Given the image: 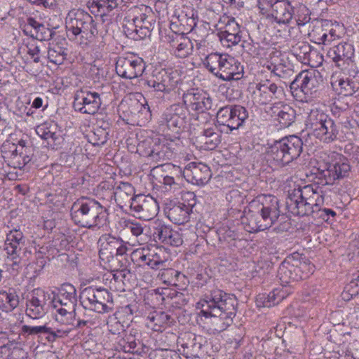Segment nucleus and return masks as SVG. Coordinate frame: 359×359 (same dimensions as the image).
I'll return each mask as SVG.
<instances>
[{
    "instance_id": "1",
    "label": "nucleus",
    "mask_w": 359,
    "mask_h": 359,
    "mask_svg": "<svg viewBox=\"0 0 359 359\" xmlns=\"http://www.w3.org/2000/svg\"><path fill=\"white\" fill-rule=\"evenodd\" d=\"M201 314L210 318L211 329L217 332L225 330L233 323L238 301L234 295L215 288L201 300Z\"/></svg>"
},
{
    "instance_id": "2",
    "label": "nucleus",
    "mask_w": 359,
    "mask_h": 359,
    "mask_svg": "<svg viewBox=\"0 0 359 359\" xmlns=\"http://www.w3.org/2000/svg\"><path fill=\"white\" fill-rule=\"evenodd\" d=\"M74 222L83 228L100 229L109 223V213L99 202L91 198H81L71 208Z\"/></svg>"
},
{
    "instance_id": "3",
    "label": "nucleus",
    "mask_w": 359,
    "mask_h": 359,
    "mask_svg": "<svg viewBox=\"0 0 359 359\" xmlns=\"http://www.w3.org/2000/svg\"><path fill=\"white\" fill-rule=\"evenodd\" d=\"M303 142L296 135H290L276 140L266 150V158L271 166L283 168L301 154Z\"/></svg>"
},
{
    "instance_id": "4",
    "label": "nucleus",
    "mask_w": 359,
    "mask_h": 359,
    "mask_svg": "<svg viewBox=\"0 0 359 359\" xmlns=\"http://www.w3.org/2000/svg\"><path fill=\"white\" fill-rule=\"evenodd\" d=\"M76 303L75 287L69 283L63 284L57 297L53 299L55 320L63 325H74Z\"/></svg>"
},
{
    "instance_id": "5",
    "label": "nucleus",
    "mask_w": 359,
    "mask_h": 359,
    "mask_svg": "<svg viewBox=\"0 0 359 359\" xmlns=\"http://www.w3.org/2000/svg\"><path fill=\"white\" fill-rule=\"evenodd\" d=\"M66 27L76 39L80 36L81 43L87 44L97 34L93 17L82 9H73L68 13Z\"/></svg>"
},
{
    "instance_id": "6",
    "label": "nucleus",
    "mask_w": 359,
    "mask_h": 359,
    "mask_svg": "<svg viewBox=\"0 0 359 359\" xmlns=\"http://www.w3.org/2000/svg\"><path fill=\"white\" fill-rule=\"evenodd\" d=\"M306 126L312 130L313 135L323 142L330 143L337 138L339 126L321 109L315 108L311 110Z\"/></svg>"
},
{
    "instance_id": "7",
    "label": "nucleus",
    "mask_w": 359,
    "mask_h": 359,
    "mask_svg": "<svg viewBox=\"0 0 359 359\" xmlns=\"http://www.w3.org/2000/svg\"><path fill=\"white\" fill-rule=\"evenodd\" d=\"M80 299L85 309L100 313L109 312L113 309L112 295L102 287H86L80 294Z\"/></svg>"
},
{
    "instance_id": "8",
    "label": "nucleus",
    "mask_w": 359,
    "mask_h": 359,
    "mask_svg": "<svg viewBox=\"0 0 359 359\" xmlns=\"http://www.w3.org/2000/svg\"><path fill=\"white\" fill-rule=\"evenodd\" d=\"M4 250L8 260L12 262L13 269H17L22 263L25 262L28 259L27 255L30 254L22 232L17 229L11 230L6 234Z\"/></svg>"
},
{
    "instance_id": "9",
    "label": "nucleus",
    "mask_w": 359,
    "mask_h": 359,
    "mask_svg": "<svg viewBox=\"0 0 359 359\" xmlns=\"http://www.w3.org/2000/svg\"><path fill=\"white\" fill-rule=\"evenodd\" d=\"M313 267L306 260L288 258L280 265L278 276L283 284L298 282L308 278L313 273Z\"/></svg>"
},
{
    "instance_id": "10",
    "label": "nucleus",
    "mask_w": 359,
    "mask_h": 359,
    "mask_svg": "<svg viewBox=\"0 0 359 359\" xmlns=\"http://www.w3.org/2000/svg\"><path fill=\"white\" fill-rule=\"evenodd\" d=\"M151 140L140 142L137 145V151L141 155L146 156L152 162L161 164V162L170 160L175 154L177 144L172 140L163 139L154 142Z\"/></svg>"
},
{
    "instance_id": "11",
    "label": "nucleus",
    "mask_w": 359,
    "mask_h": 359,
    "mask_svg": "<svg viewBox=\"0 0 359 359\" xmlns=\"http://www.w3.org/2000/svg\"><path fill=\"white\" fill-rule=\"evenodd\" d=\"M168 252L163 247L155 245H147L134 250L130 257L140 266H147L152 269H158L168 260Z\"/></svg>"
},
{
    "instance_id": "12",
    "label": "nucleus",
    "mask_w": 359,
    "mask_h": 359,
    "mask_svg": "<svg viewBox=\"0 0 359 359\" xmlns=\"http://www.w3.org/2000/svg\"><path fill=\"white\" fill-rule=\"evenodd\" d=\"M248 116L249 113L245 107L231 104L222 107L217 111L216 121L218 126H226L232 131L242 126Z\"/></svg>"
},
{
    "instance_id": "13",
    "label": "nucleus",
    "mask_w": 359,
    "mask_h": 359,
    "mask_svg": "<svg viewBox=\"0 0 359 359\" xmlns=\"http://www.w3.org/2000/svg\"><path fill=\"white\" fill-rule=\"evenodd\" d=\"M351 166L348 160L339 155L338 158L332 163H327L324 168H317L315 175L320 180L321 184H333L336 180L342 179L348 175Z\"/></svg>"
},
{
    "instance_id": "14",
    "label": "nucleus",
    "mask_w": 359,
    "mask_h": 359,
    "mask_svg": "<svg viewBox=\"0 0 359 359\" xmlns=\"http://www.w3.org/2000/svg\"><path fill=\"white\" fill-rule=\"evenodd\" d=\"M177 345L187 359H199L203 355V348L207 343L205 339L191 332H182L177 338Z\"/></svg>"
},
{
    "instance_id": "15",
    "label": "nucleus",
    "mask_w": 359,
    "mask_h": 359,
    "mask_svg": "<svg viewBox=\"0 0 359 359\" xmlns=\"http://www.w3.org/2000/svg\"><path fill=\"white\" fill-rule=\"evenodd\" d=\"M145 63L142 58L130 54L118 57L116 63L117 74L127 79H133L142 75Z\"/></svg>"
},
{
    "instance_id": "16",
    "label": "nucleus",
    "mask_w": 359,
    "mask_h": 359,
    "mask_svg": "<svg viewBox=\"0 0 359 359\" xmlns=\"http://www.w3.org/2000/svg\"><path fill=\"white\" fill-rule=\"evenodd\" d=\"M159 122L161 126H165L170 130L177 133L187 125V109L180 104H172L164 111Z\"/></svg>"
},
{
    "instance_id": "17",
    "label": "nucleus",
    "mask_w": 359,
    "mask_h": 359,
    "mask_svg": "<svg viewBox=\"0 0 359 359\" xmlns=\"http://www.w3.org/2000/svg\"><path fill=\"white\" fill-rule=\"evenodd\" d=\"M158 204L151 196L136 195L131 204L130 210L133 215L143 220H150L158 212Z\"/></svg>"
},
{
    "instance_id": "18",
    "label": "nucleus",
    "mask_w": 359,
    "mask_h": 359,
    "mask_svg": "<svg viewBox=\"0 0 359 359\" xmlns=\"http://www.w3.org/2000/svg\"><path fill=\"white\" fill-rule=\"evenodd\" d=\"M49 299V294L43 290L34 289L27 297L26 315L32 319L41 318L46 314V306Z\"/></svg>"
},
{
    "instance_id": "19",
    "label": "nucleus",
    "mask_w": 359,
    "mask_h": 359,
    "mask_svg": "<svg viewBox=\"0 0 359 359\" xmlns=\"http://www.w3.org/2000/svg\"><path fill=\"white\" fill-rule=\"evenodd\" d=\"M353 55V46L346 42L333 46L327 52V56L341 71L357 67L352 60Z\"/></svg>"
},
{
    "instance_id": "20",
    "label": "nucleus",
    "mask_w": 359,
    "mask_h": 359,
    "mask_svg": "<svg viewBox=\"0 0 359 359\" xmlns=\"http://www.w3.org/2000/svg\"><path fill=\"white\" fill-rule=\"evenodd\" d=\"M319 75L320 73L313 69L302 71L291 83L290 89L292 92L294 93L299 90L304 95L311 96L316 92L319 86L318 80Z\"/></svg>"
},
{
    "instance_id": "21",
    "label": "nucleus",
    "mask_w": 359,
    "mask_h": 359,
    "mask_svg": "<svg viewBox=\"0 0 359 359\" xmlns=\"http://www.w3.org/2000/svg\"><path fill=\"white\" fill-rule=\"evenodd\" d=\"M102 104L100 95L87 90L76 91L74 97V108L83 114H95Z\"/></svg>"
},
{
    "instance_id": "22",
    "label": "nucleus",
    "mask_w": 359,
    "mask_h": 359,
    "mask_svg": "<svg viewBox=\"0 0 359 359\" xmlns=\"http://www.w3.org/2000/svg\"><path fill=\"white\" fill-rule=\"evenodd\" d=\"M7 147L10 150L8 151H4V158H8L10 166L22 169L31 161V149L25 147V142L20 141L19 146L10 142H7L2 146L4 150Z\"/></svg>"
},
{
    "instance_id": "23",
    "label": "nucleus",
    "mask_w": 359,
    "mask_h": 359,
    "mask_svg": "<svg viewBox=\"0 0 359 359\" xmlns=\"http://www.w3.org/2000/svg\"><path fill=\"white\" fill-rule=\"evenodd\" d=\"M284 95L283 87L271 80H265L257 85L253 93L254 100L260 105L269 103Z\"/></svg>"
},
{
    "instance_id": "24",
    "label": "nucleus",
    "mask_w": 359,
    "mask_h": 359,
    "mask_svg": "<svg viewBox=\"0 0 359 359\" xmlns=\"http://www.w3.org/2000/svg\"><path fill=\"white\" fill-rule=\"evenodd\" d=\"M178 81L172 73L162 69L153 72L150 78L146 80L145 83L155 91L168 93L174 90Z\"/></svg>"
},
{
    "instance_id": "25",
    "label": "nucleus",
    "mask_w": 359,
    "mask_h": 359,
    "mask_svg": "<svg viewBox=\"0 0 359 359\" xmlns=\"http://www.w3.org/2000/svg\"><path fill=\"white\" fill-rule=\"evenodd\" d=\"M254 201L257 202L258 210L265 219L270 228L278 219L280 215L279 201L271 195H263L257 198Z\"/></svg>"
},
{
    "instance_id": "26",
    "label": "nucleus",
    "mask_w": 359,
    "mask_h": 359,
    "mask_svg": "<svg viewBox=\"0 0 359 359\" xmlns=\"http://www.w3.org/2000/svg\"><path fill=\"white\" fill-rule=\"evenodd\" d=\"M183 176L187 182L196 185H204L212 176L210 168L203 163H189L183 170Z\"/></svg>"
},
{
    "instance_id": "27",
    "label": "nucleus",
    "mask_w": 359,
    "mask_h": 359,
    "mask_svg": "<svg viewBox=\"0 0 359 359\" xmlns=\"http://www.w3.org/2000/svg\"><path fill=\"white\" fill-rule=\"evenodd\" d=\"M338 83L339 94L351 96L359 90V71L357 67L341 70Z\"/></svg>"
},
{
    "instance_id": "28",
    "label": "nucleus",
    "mask_w": 359,
    "mask_h": 359,
    "mask_svg": "<svg viewBox=\"0 0 359 359\" xmlns=\"http://www.w3.org/2000/svg\"><path fill=\"white\" fill-rule=\"evenodd\" d=\"M257 202L252 201L249 204L248 210L245 211L243 223L245 229L250 233H255L269 229L265 217L258 210Z\"/></svg>"
},
{
    "instance_id": "29",
    "label": "nucleus",
    "mask_w": 359,
    "mask_h": 359,
    "mask_svg": "<svg viewBox=\"0 0 359 359\" xmlns=\"http://www.w3.org/2000/svg\"><path fill=\"white\" fill-rule=\"evenodd\" d=\"M165 38L166 43L169 44L170 51L176 57L185 58L191 54L194 46L187 36L174 32L167 34Z\"/></svg>"
},
{
    "instance_id": "30",
    "label": "nucleus",
    "mask_w": 359,
    "mask_h": 359,
    "mask_svg": "<svg viewBox=\"0 0 359 359\" xmlns=\"http://www.w3.org/2000/svg\"><path fill=\"white\" fill-rule=\"evenodd\" d=\"M183 102L187 109L204 113L212 109L213 102L209 95L204 93L188 91L183 95Z\"/></svg>"
},
{
    "instance_id": "31",
    "label": "nucleus",
    "mask_w": 359,
    "mask_h": 359,
    "mask_svg": "<svg viewBox=\"0 0 359 359\" xmlns=\"http://www.w3.org/2000/svg\"><path fill=\"white\" fill-rule=\"evenodd\" d=\"M267 112L283 128L291 126L296 118L294 109L283 102L272 104Z\"/></svg>"
},
{
    "instance_id": "32",
    "label": "nucleus",
    "mask_w": 359,
    "mask_h": 359,
    "mask_svg": "<svg viewBox=\"0 0 359 359\" xmlns=\"http://www.w3.org/2000/svg\"><path fill=\"white\" fill-rule=\"evenodd\" d=\"M191 210L189 205L170 201L165 203L164 212L171 222L176 224H183L189 220Z\"/></svg>"
},
{
    "instance_id": "33",
    "label": "nucleus",
    "mask_w": 359,
    "mask_h": 359,
    "mask_svg": "<svg viewBox=\"0 0 359 359\" xmlns=\"http://www.w3.org/2000/svg\"><path fill=\"white\" fill-rule=\"evenodd\" d=\"M264 2L271 7L270 16L272 20L292 21L294 8L288 0H262V4Z\"/></svg>"
},
{
    "instance_id": "34",
    "label": "nucleus",
    "mask_w": 359,
    "mask_h": 359,
    "mask_svg": "<svg viewBox=\"0 0 359 359\" xmlns=\"http://www.w3.org/2000/svg\"><path fill=\"white\" fill-rule=\"evenodd\" d=\"M299 197L305 200L307 205L311 206V213L319 212L324 204V198L322 191L318 187L314 184H309L300 187Z\"/></svg>"
},
{
    "instance_id": "35",
    "label": "nucleus",
    "mask_w": 359,
    "mask_h": 359,
    "mask_svg": "<svg viewBox=\"0 0 359 359\" xmlns=\"http://www.w3.org/2000/svg\"><path fill=\"white\" fill-rule=\"evenodd\" d=\"M301 193L300 187L294 189L292 193H290L286 199V208L291 214L296 216H308L311 215V206L307 205L303 198L299 197Z\"/></svg>"
},
{
    "instance_id": "36",
    "label": "nucleus",
    "mask_w": 359,
    "mask_h": 359,
    "mask_svg": "<svg viewBox=\"0 0 359 359\" xmlns=\"http://www.w3.org/2000/svg\"><path fill=\"white\" fill-rule=\"evenodd\" d=\"M113 194L116 203L121 210L131 209V204L135 196V189L130 183L121 182L115 188Z\"/></svg>"
},
{
    "instance_id": "37",
    "label": "nucleus",
    "mask_w": 359,
    "mask_h": 359,
    "mask_svg": "<svg viewBox=\"0 0 359 359\" xmlns=\"http://www.w3.org/2000/svg\"><path fill=\"white\" fill-rule=\"evenodd\" d=\"M98 243L100 258L104 262H110L114 259V253L116 246L121 243V238L110 234H104L99 238Z\"/></svg>"
},
{
    "instance_id": "38",
    "label": "nucleus",
    "mask_w": 359,
    "mask_h": 359,
    "mask_svg": "<svg viewBox=\"0 0 359 359\" xmlns=\"http://www.w3.org/2000/svg\"><path fill=\"white\" fill-rule=\"evenodd\" d=\"M222 67L218 77L224 81L238 80L243 76V67L233 57L226 55Z\"/></svg>"
},
{
    "instance_id": "39",
    "label": "nucleus",
    "mask_w": 359,
    "mask_h": 359,
    "mask_svg": "<svg viewBox=\"0 0 359 359\" xmlns=\"http://www.w3.org/2000/svg\"><path fill=\"white\" fill-rule=\"evenodd\" d=\"M147 326L156 332L161 331L174 323L173 318L163 311H154L147 317Z\"/></svg>"
},
{
    "instance_id": "40",
    "label": "nucleus",
    "mask_w": 359,
    "mask_h": 359,
    "mask_svg": "<svg viewBox=\"0 0 359 359\" xmlns=\"http://www.w3.org/2000/svg\"><path fill=\"white\" fill-rule=\"evenodd\" d=\"M176 169L177 168L172 164H160L151 169V175L158 182L162 183L165 186V188L168 189L176 185V183L172 176L164 175L163 172Z\"/></svg>"
},
{
    "instance_id": "41",
    "label": "nucleus",
    "mask_w": 359,
    "mask_h": 359,
    "mask_svg": "<svg viewBox=\"0 0 359 359\" xmlns=\"http://www.w3.org/2000/svg\"><path fill=\"white\" fill-rule=\"evenodd\" d=\"M152 16L148 15L145 13H140L133 18L134 29L133 32L140 39L146 37L150 34L152 29Z\"/></svg>"
},
{
    "instance_id": "42",
    "label": "nucleus",
    "mask_w": 359,
    "mask_h": 359,
    "mask_svg": "<svg viewBox=\"0 0 359 359\" xmlns=\"http://www.w3.org/2000/svg\"><path fill=\"white\" fill-rule=\"evenodd\" d=\"M221 136L214 128H209L204 129L202 135L199 137L201 148L205 150L215 149L221 142Z\"/></svg>"
},
{
    "instance_id": "43",
    "label": "nucleus",
    "mask_w": 359,
    "mask_h": 359,
    "mask_svg": "<svg viewBox=\"0 0 359 359\" xmlns=\"http://www.w3.org/2000/svg\"><path fill=\"white\" fill-rule=\"evenodd\" d=\"M36 133L41 139L47 140L48 144H54L59 139L57 126L53 123L45 122L38 126Z\"/></svg>"
},
{
    "instance_id": "44",
    "label": "nucleus",
    "mask_w": 359,
    "mask_h": 359,
    "mask_svg": "<svg viewBox=\"0 0 359 359\" xmlns=\"http://www.w3.org/2000/svg\"><path fill=\"white\" fill-rule=\"evenodd\" d=\"M226 55L216 53H211L205 57L204 65L211 73L218 77Z\"/></svg>"
},
{
    "instance_id": "45",
    "label": "nucleus",
    "mask_w": 359,
    "mask_h": 359,
    "mask_svg": "<svg viewBox=\"0 0 359 359\" xmlns=\"http://www.w3.org/2000/svg\"><path fill=\"white\" fill-rule=\"evenodd\" d=\"M19 297L15 292H0V308L8 312L18 306Z\"/></svg>"
},
{
    "instance_id": "46",
    "label": "nucleus",
    "mask_w": 359,
    "mask_h": 359,
    "mask_svg": "<svg viewBox=\"0 0 359 359\" xmlns=\"http://www.w3.org/2000/svg\"><path fill=\"white\" fill-rule=\"evenodd\" d=\"M126 106L132 116L141 114L144 115L146 119L151 116L150 108L147 104H142L137 100H130L128 102L121 103L120 107L125 108Z\"/></svg>"
},
{
    "instance_id": "47",
    "label": "nucleus",
    "mask_w": 359,
    "mask_h": 359,
    "mask_svg": "<svg viewBox=\"0 0 359 359\" xmlns=\"http://www.w3.org/2000/svg\"><path fill=\"white\" fill-rule=\"evenodd\" d=\"M120 3L121 0H93L91 8H96L101 17H103L116 8Z\"/></svg>"
},
{
    "instance_id": "48",
    "label": "nucleus",
    "mask_w": 359,
    "mask_h": 359,
    "mask_svg": "<svg viewBox=\"0 0 359 359\" xmlns=\"http://www.w3.org/2000/svg\"><path fill=\"white\" fill-rule=\"evenodd\" d=\"M191 15H189L187 13H184L182 12L180 14L176 17V20H178L179 25L181 27V29H178V31H181V34H184V32H190L196 26V20L194 18V11H191Z\"/></svg>"
},
{
    "instance_id": "49",
    "label": "nucleus",
    "mask_w": 359,
    "mask_h": 359,
    "mask_svg": "<svg viewBox=\"0 0 359 359\" xmlns=\"http://www.w3.org/2000/svg\"><path fill=\"white\" fill-rule=\"evenodd\" d=\"M66 49L58 44H53L48 48V58L49 61L55 65H62L67 56Z\"/></svg>"
},
{
    "instance_id": "50",
    "label": "nucleus",
    "mask_w": 359,
    "mask_h": 359,
    "mask_svg": "<svg viewBox=\"0 0 359 359\" xmlns=\"http://www.w3.org/2000/svg\"><path fill=\"white\" fill-rule=\"evenodd\" d=\"M292 21L289 20H273L271 21V25L277 36L281 38H287L290 36V26Z\"/></svg>"
},
{
    "instance_id": "51",
    "label": "nucleus",
    "mask_w": 359,
    "mask_h": 359,
    "mask_svg": "<svg viewBox=\"0 0 359 359\" xmlns=\"http://www.w3.org/2000/svg\"><path fill=\"white\" fill-rule=\"evenodd\" d=\"M286 297V292L282 289L276 288L271 291L264 302V306L271 307L279 304Z\"/></svg>"
},
{
    "instance_id": "52",
    "label": "nucleus",
    "mask_w": 359,
    "mask_h": 359,
    "mask_svg": "<svg viewBox=\"0 0 359 359\" xmlns=\"http://www.w3.org/2000/svg\"><path fill=\"white\" fill-rule=\"evenodd\" d=\"M48 332H49V327L47 325V324L43 325H24L22 326V332L24 334H27V336H47Z\"/></svg>"
},
{
    "instance_id": "53",
    "label": "nucleus",
    "mask_w": 359,
    "mask_h": 359,
    "mask_svg": "<svg viewBox=\"0 0 359 359\" xmlns=\"http://www.w3.org/2000/svg\"><path fill=\"white\" fill-rule=\"evenodd\" d=\"M108 139V133L102 128H97L90 136L89 142L95 146L103 145Z\"/></svg>"
},
{
    "instance_id": "54",
    "label": "nucleus",
    "mask_w": 359,
    "mask_h": 359,
    "mask_svg": "<svg viewBox=\"0 0 359 359\" xmlns=\"http://www.w3.org/2000/svg\"><path fill=\"white\" fill-rule=\"evenodd\" d=\"M107 325L108 330L113 334H119L124 330V325L120 321L117 313L108 317Z\"/></svg>"
},
{
    "instance_id": "55",
    "label": "nucleus",
    "mask_w": 359,
    "mask_h": 359,
    "mask_svg": "<svg viewBox=\"0 0 359 359\" xmlns=\"http://www.w3.org/2000/svg\"><path fill=\"white\" fill-rule=\"evenodd\" d=\"M65 327L58 328L56 330H53L49 327V332H47V336H46V339L49 342H53L58 338H62L66 337L69 334L70 331L72 330V327L73 325H65Z\"/></svg>"
},
{
    "instance_id": "56",
    "label": "nucleus",
    "mask_w": 359,
    "mask_h": 359,
    "mask_svg": "<svg viewBox=\"0 0 359 359\" xmlns=\"http://www.w3.org/2000/svg\"><path fill=\"white\" fill-rule=\"evenodd\" d=\"M221 42L229 47L237 45L241 41V34H229L228 32H220L218 34Z\"/></svg>"
},
{
    "instance_id": "57",
    "label": "nucleus",
    "mask_w": 359,
    "mask_h": 359,
    "mask_svg": "<svg viewBox=\"0 0 359 359\" xmlns=\"http://www.w3.org/2000/svg\"><path fill=\"white\" fill-rule=\"evenodd\" d=\"M311 20L309 9L303 6L298 8L297 14L294 17L296 25L298 26H303Z\"/></svg>"
},
{
    "instance_id": "58",
    "label": "nucleus",
    "mask_w": 359,
    "mask_h": 359,
    "mask_svg": "<svg viewBox=\"0 0 359 359\" xmlns=\"http://www.w3.org/2000/svg\"><path fill=\"white\" fill-rule=\"evenodd\" d=\"M172 229L164 224H159L155 229L154 235L162 243H165Z\"/></svg>"
},
{
    "instance_id": "59",
    "label": "nucleus",
    "mask_w": 359,
    "mask_h": 359,
    "mask_svg": "<svg viewBox=\"0 0 359 359\" xmlns=\"http://www.w3.org/2000/svg\"><path fill=\"white\" fill-rule=\"evenodd\" d=\"M124 223L125 229L133 236H139L143 234L144 228L140 224L130 221H125Z\"/></svg>"
},
{
    "instance_id": "60",
    "label": "nucleus",
    "mask_w": 359,
    "mask_h": 359,
    "mask_svg": "<svg viewBox=\"0 0 359 359\" xmlns=\"http://www.w3.org/2000/svg\"><path fill=\"white\" fill-rule=\"evenodd\" d=\"M182 243L181 234L178 231L172 229L165 244L177 247L181 245Z\"/></svg>"
},
{
    "instance_id": "61",
    "label": "nucleus",
    "mask_w": 359,
    "mask_h": 359,
    "mask_svg": "<svg viewBox=\"0 0 359 359\" xmlns=\"http://www.w3.org/2000/svg\"><path fill=\"white\" fill-rule=\"evenodd\" d=\"M52 31L43 25L41 29L36 32V38L40 41L50 40L52 38Z\"/></svg>"
},
{
    "instance_id": "62",
    "label": "nucleus",
    "mask_w": 359,
    "mask_h": 359,
    "mask_svg": "<svg viewBox=\"0 0 359 359\" xmlns=\"http://www.w3.org/2000/svg\"><path fill=\"white\" fill-rule=\"evenodd\" d=\"M116 252L114 253V259H118V257L122 258L126 257L128 252V247L124 244L123 241L121 238V243L116 246Z\"/></svg>"
},
{
    "instance_id": "63",
    "label": "nucleus",
    "mask_w": 359,
    "mask_h": 359,
    "mask_svg": "<svg viewBox=\"0 0 359 359\" xmlns=\"http://www.w3.org/2000/svg\"><path fill=\"white\" fill-rule=\"evenodd\" d=\"M223 32H228L229 34H241L240 27L234 20H229L226 25L225 30Z\"/></svg>"
},
{
    "instance_id": "64",
    "label": "nucleus",
    "mask_w": 359,
    "mask_h": 359,
    "mask_svg": "<svg viewBox=\"0 0 359 359\" xmlns=\"http://www.w3.org/2000/svg\"><path fill=\"white\" fill-rule=\"evenodd\" d=\"M268 69L271 71V74H273L274 76H277L278 78L284 77L285 75V71L283 69V66L281 65H270L267 66Z\"/></svg>"
}]
</instances>
